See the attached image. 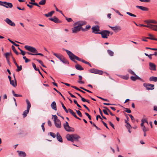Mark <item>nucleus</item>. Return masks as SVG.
Wrapping results in <instances>:
<instances>
[{"label":"nucleus","instance_id":"obj_42","mask_svg":"<svg viewBox=\"0 0 157 157\" xmlns=\"http://www.w3.org/2000/svg\"><path fill=\"white\" fill-rule=\"evenodd\" d=\"M32 65H33V66L34 69V70L35 71H39V69L38 68H37L36 67V65L35 63H32Z\"/></svg>","mask_w":157,"mask_h":157},{"label":"nucleus","instance_id":"obj_51","mask_svg":"<svg viewBox=\"0 0 157 157\" xmlns=\"http://www.w3.org/2000/svg\"><path fill=\"white\" fill-rule=\"evenodd\" d=\"M66 19L68 22H70L72 21V20L70 18L66 17Z\"/></svg>","mask_w":157,"mask_h":157},{"label":"nucleus","instance_id":"obj_19","mask_svg":"<svg viewBox=\"0 0 157 157\" xmlns=\"http://www.w3.org/2000/svg\"><path fill=\"white\" fill-rule=\"evenodd\" d=\"M134 75L135 76H132L130 77V78L132 81H135L137 79L141 80V78L136 74Z\"/></svg>","mask_w":157,"mask_h":157},{"label":"nucleus","instance_id":"obj_3","mask_svg":"<svg viewBox=\"0 0 157 157\" xmlns=\"http://www.w3.org/2000/svg\"><path fill=\"white\" fill-rule=\"evenodd\" d=\"M110 33V32L107 30H103L98 33V34L101 35L102 38L105 39L108 38V37L109 36Z\"/></svg>","mask_w":157,"mask_h":157},{"label":"nucleus","instance_id":"obj_55","mask_svg":"<svg viewBox=\"0 0 157 157\" xmlns=\"http://www.w3.org/2000/svg\"><path fill=\"white\" fill-rule=\"evenodd\" d=\"M101 122L104 124V125L108 129H109V128H108L107 124L105 123L103 121H101Z\"/></svg>","mask_w":157,"mask_h":157},{"label":"nucleus","instance_id":"obj_57","mask_svg":"<svg viewBox=\"0 0 157 157\" xmlns=\"http://www.w3.org/2000/svg\"><path fill=\"white\" fill-rule=\"evenodd\" d=\"M52 53H53V55L54 56H56V57H57L58 58V57H59L60 56V55H59L58 54H57L56 53H54V52H52Z\"/></svg>","mask_w":157,"mask_h":157},{"label":"nucleus","instance_id":"obj_5","mask_svg":"<svg viewBox=\"0 0 157 157\" xmlns=\"http://www.w3.org/2000/svg\"><path fill=\"white\" fill-rule=\"evenodd\" d=\"M63 127L65 130L68 132H73L74 131L73 128L69 126L68 123L67 121H66L63 124Z\"/></svg>","mask_w":157,"mask_h":157},{"label":"nucleus","instance_id":"obj_9","mask_svg":"<svg viewBox=\"0 0 157 157\" xmlns=\"http://www.w3.org/2000/svg\"><path fill=\"white\" fill-rule=\"evenodd\" d=\"M144 86L145 87L147 90H152L154 89V85L150 84H146L144 83Z\"/></svg>","mask_w":157,"mask_h":157},{"label":"nucleus","instance_id":"obj_44","mask_svg":"<svg viewBox=\"0 0 157 157\" xmlns=\"http://www.w3.org/2000/svg\"><path fill=\"white\" fill-rule=\"evenodd\" d=\"M76 111L77 114H78V115L80 117H82V113L80 111H79L78 110H76Z\"/></svg>","mask_w":157,"mask_h":157},{"label":"nucleus","instance_id":"obj_25","mask_svg":"<svg viewBox=\"0 0 157 157\" xmlns=\"http://www.w3.org/2000/svg\"><path fill=\"white\" fill-rule=\"evenodd\" d=\"M54 12L55 11H52L47 14H44V15L47 17H51L52 14L54 13Z\"/></svg>","mask_w":157,"mask_h":157},{"label":"nucleus","instance_id":"obj_35","mask_svg":"<svg viewBox=\"0 0 157 157\" xmlns=\"http://www.w3.org/2000/svg\"><path fill=\"white\" fill-rule=\"evenodd\" d=\"M107 52L108 54L111 56H113L114 55V52L111 50H108Z\"/></svg>","mask_w":157,"mask_h":157},{"label":"nucleus","instance_id":"obj_40","mask_svg":"<svg viewBox=\"0 0 157 157\" xmlns=\"http://www.w3.org/2000/svg\"><path fill=\"white\" fill-rule=\"evenodd\" d=\"M61 105H62L63 108V109H64V110L66 112V113H68L69 111L68 110H67V109H66V107L64 105L63 103H61Z\"/></svg>","mask_w":157,"mask_h":157},{"label":"nucleus","instance_id":"obj_28","mask_svg":"<svg viewBox=\"0 0 157 157\" xmlns=\"http://www.w3.org/2000/svg\"><path fill=\"white\" fill-rule=\"evenodd\" d=\"M26 101L27 105V109H30L31 107V104L30 102L28 99L26 100Z\"/></svg>","mask_w":157,"mask_h":157},{"label":"nucleus","instance_id":"obj_60","mask_svg":"<svg viewBox=\"0 0 157 157\" xmlns=\"http://www.w3.org/2000/svg\"><path fill=\"white\" fill-rule=\"evenodd\" d=\"M71 87L73 88H75V89L78 90V91H80V89H79V88H78V87H77L75 86H71Z\"/></svg>","mask_w":157,"mask_h":157},{"label":"nucleus","instance_id":"obj_15","mask_svg":"<svg viewBox=\"0 0 157 157\" xmlns=\"http://www.w3.org/2000/svg\"><path fill=\"white\" fill-rule=\"evenodd\" d=\"M149 69L151 70L156 71V68L155 65L153 63H149Z\"/></svg>","mask_w":157,"mask_h":157},{"label":"nucleus","instance_id":"obj_62","mask_svg":"<svg viewBox=\"0 0 157 157\" xmlns=\"http://www.w3.org/2000/svg\"><path fill=\"white\" fill-rule=\"evenodd\" d=\"M128 115L130 116V117L131 118V119L132 121H134L135 120V119H134V117L132 115L130 114V115Z\"/></svg>","mask_w":157,"mask_h":157},{"label":"nucleus","instance_id":"obj_8","mask_svg":"<svg viewBox=\"0 0 157 157\" xmlns=\"http://www.w3.org/2000/svg\"><path fill=\"white\" fill-rule=\"evenodd\" d=\"M147 24V25H145V27L148 28L155 31H157V25H153L149 23Z\"/></svg>","mask_w":157,"mask_h":157},{"label":"nucleus","instance_id":"obj_1","mask_svg":"<svg viewBox=\"0 0 157 157\" xmlns=\"http://www.w3.org/2000/svg\"><path fill=\"white\" fill-rule=\"evenodd\" d=\"M86 22L85 21H81L76 22L74 24V25L77 26L72 28L71 30L73 33H76L79 31L81 29L82 26L86 25Z\"/></svg>","mask_w":157,"mask_h":157},{"label":"nucleus","instance_id":"obj_18","mask_svg":"<svg viewBox=\"0 0 157 157\" xmlns=\"http://www.w3.org/2000/svg\"><path fill=\"white\" fill-rule=\"evenodd\" d=\"M73 134L70 135L68 134L66 136V138L68 140L71 141L73 142Z\"/></svg>","mask_w":157,"mask_h":157},{"label":"nucleus","instance_id":"obj_47","mask_svg":"<svg viewBox=\"0 0 157 157\" xmlns=\"http://www.w3.org/2000/svg\"><path fill=\"white\" fill-rule=\"evenodd\" d=\"M73 101L74 103L77 105L78 107L80 108L81 107V106L78 104L77 101L75 100H74Z\"/></svg>","mask_w":157,"mask_h":157},{"label":"nucleus","instance_id":"obj_53","mask_svg":"<svg viewBox=\"0 0 157 157\" xmlns=\"http://www.w3.org/2000/svg\"><path fill=\"white\" fill-rule=\"evenodd\" d=\"M109 124L114 129H115L114 128V124L112 123L110 121H109Z\"/></svg>","mask_w":157,"mask_h":157},{"label":"nucleus","instance_id":"obj_49","mask_svg":"<svg viewBox=\"0 0 157 157\" xmlns=\"http://www.w3.org/2000/svg\"><path fill=\"white\" fill-rule=\"evenodd\" d=\"M125 111L126 112L128 113H130L131 112V110L130 109L127 108H125Z\"/></svg>","mask_w":157,"mask_h":157},{"label":"nucleus","instance_id":"obj_29","mask_svg":"<svg viewBox=\"0 0 157 157\" xmlns=\"http://www.w3.org/2000/svg\"><path fill=\"white\" fill-rule=\"evenodd\" d=\"M69 112L71 113V114L73 115L75 117H76V115L75 113H74L73 111L70 109H68Z\"/></svg>","mask_w":157,"mask_h":157},{"label":"nucleus","instance_id":"obj_64","mask_svg":"<svg viewBox=\"0 0 157 157\" xmlns=\"http://www.w3.org/2000/svg\"><path fill=\"white\" fill-rule=\"evenodd\" d=\"M123 78L124 79L127 80L128 78V76H123Z\"/></svg>","mask_w":157,"mask_h":157},{"label":"nucleus","instance_id":"obj_43","mask_svg":"<svg viewBox=\"0 0 157 157\" xmlns=\"http://www.w3.org/2000/svg\"><path fill=\"white\" fill-rule=\"evenodd\" d=\"M49 133L50 136L53 138H55L56 137V135L55 133L53 132H50Z\"/></svg>","mask_w":157,"mask_h":157},{"label":"nucleus","instance_id":"obj_54","mask_svg":"<svg viewBox=\"0 0 157 157\" xmlns=\"http://www.w3.org/2000/svg\"><path fill=\"white\" fill-rule=\"evenodd\" d=\"M145 38H146V39H151V40H157V39L154 38L148 37H146Z\"/></svg>","mask_w":157,"mask_h":157},{"label":"nucleus","instance_id":"obj_50","mask_svg":"<svg viewBox=\"0 0 157 157\" xmlns=\"http://www.w3.org/2000/svg\"><path fill=\"white\" fill-rule=\"evenodd\" d=\"M80 88L88 92H89V93H92V92H91V91L88 90H87L84 88L83 87H80Z\"/></svg>","mask_w":157,"mask_h":157},{"label":"nucleus","instance_id":"obj_16","mask_svg":"<svg viewBox=\"0 0 157 157\" xmlns=\"http://www.w3.org/2000/svg\"><path fill=\"white\" fill-rule=\"evenodd\" d=\"M14 80H11L10 81V84L14 87H16L17 86V81L15 78V75L13 74Z\"/></svg>","mask_w":157,"mask_h":157},{"label":"nucleus","instance_id":"obj_48","mask_svg":"<svg viewBox=\"0 0 157 157\" xmlns=\"http://www.w3.org/2000/svg\"><path fill=\"white\" fill-rule=\"evenodd\" d=\"M126 127L128 129H130L132 128V127L130 124L129 123H127V125L126 126Z\"/></svg>","mask_w":157,"mask_h":157},{"label":"nucleus","instance_id":"obj_23","mask_svg":"<svg viewBox=\"0 0 157 157\" xmlns=\"http://www.w3.org/2000/svg\"><path fill=\"white\" fill-rule=\"evenodd\" d=\"M52 108L54 110L56 111L57 110L56 105L55 101H53L51 104Z\"/></svg>","mask_w":157,"mask_h":157},{"label":"nucleus","instance_id":"obj_61","mask_svg":"<svg viewBox=\"0 0 157 157\" xmlns=\"http://www.w3.org/2000/svg\"><path fill=\"white\" fill-rule=\"evenodd\" d=\"M93 125L98 130H101V129L97 127L94 123L93 124Z\"/></svg>","mask_w":157,"mask_h":157},{"label":"nucleus","instance_id":"obj_33","mask_svg":"<svg viewBox=\"0 0 157 157\" xmlns=\"http://www.w3.org/2000/svg\"><path fill=\"white\" fill-rule=\"evenodd\" d=\"M46 0H41L39 2V4L41 5H44L46 2Z\"/></svg>","mask_w":157,"mask_h":157},{"label":"nucleus","instance_id":"obj_7","mask_svg":"<svg viewBox=\"0 0 157 157\" xmlns=\"http://www.w3.org/2000/svg\"><path fill=\"white\" fill-rule=\"evenodd\" d=\"M24 47L26 50L32 53H37L38 52L37 51L35 48L32 46L26 45Z\"/></svg>","mask_w":157,"mask_h":157},{"label":"nucleus","instance_id":"obj_24","mask_svg":"<svg viewBox=\"0 0 157 157\" xmlns=\"http://www.w3.org/2000/svg\"><path fill=\"white\" fill-rule=\"evenodd\" d=\"M75 67L76 69L78 70L81 71L82 70L84 69L80 65L78 64H77L76 65Z\"/></svg>","mask_w":157,"mask_h":157},{"label":"nucleus","instance_id":"obj_30","mask_svg":"<svg viewBox=\"0 0 157 157\" xmlns=\"http://www.w3.org/2000/svg\"><path fill=\"white\" fill-rule=\"evenodd\" d=\"M79 80L78 81V82L80 84H83L84 83V82L82 81V77L81 75L78 76Z\"/></svg>","mask_w":157,"mask_h":157},{"label":"nucleus","instance_id":"obj_13","mask_svg":"<svg viewBox=\"0 0 157 157\" xmlns=\"http://www.w3.org/2000/svg\"><path fill=\"white\" fill-rule=\"evenodd\" d=\"M92 29L93 30V32L95 34H98L99 32H98L100 30L98 26L93 27H92Z\"/></svg>","mask_w":157,"mask_h":157},{"label":"nucleus","instance_id":"obj_38","mask_svg":"<svg viewBox=\"0 0 157 157\" xmlns=\"http://www.w3.org/2000/svg\"><path fill=\"white\" fill-rule=\"evenodd\" d=\"M103 108L106 109L110 113V114L112 116H114L115 115L113 114L106 107H103Z\"/></svg>","mask_w":157,"mask_h":157},{"label":"nucleus","instance_id":"obj_11","mask_svg":"<svg viewBox=\"0 0 157 157\" xmlns=\"http://www.w3.org/2000/svg\"><path fill=\"white\" fill-rule=\"evenodd\" d=\"M109 27L115 32L120 31L121 29V27L119 26H116L114 27L109 26Z\"/></svg>","mask_w":157,"mask_h":157},{"label":"nucleus","instance_id":"obj_4","mask_svg":"<svg viewBox=\"0 0 157 157\" xmlns=\"http://www.w3.org/2000/svg\"><path fill=\"white\" fill-rule=\"evenodd\" d=\"M52 116L54 118V123L56 126L58 128H60L61 127L60 121L57 118V117L56 115Z\"/></svg>","mask_w":157,"mask_h":157},{"label":"nucleus","instance_id":"obj_6","mask_svg":"<svg viewBox=\"0 0 157 157\" xmlns=\"http://www.w3.org/2000/svg\"><path fill=\"white\" fill-rule=\"evenodd\" d=\"M89 71L91 73L98 74L100 75H102L103 73L102 71L99 70L95 68L90 69L89 70Z\"/></svg>","mask_w":157,"mask_h":157},{"label":"nucleus","instance_id":"obj_22","mask_svg":"<svg viewBox=\"0 0 157 157\" xmlns=\"http://www.w3.org/2000/svg\"><path fill=\"white\" fill-rule=\"evenodd\" d=\"M145 22L147 23H152L154 24H157V21L155 20H149L145 21Z\"/></svg>","mask_w":157,"mask_h":157},{"label":"nucleus","instance_id":"obj_63","mask_svg":"<svg viewBox=\"0 0 157 157\" xmlns=\"http://www.w3.org/2000/svg\"><path fill=\"white\" fill-rule=\"evenodd\" d=\"M90 28V26L89 25H87L86 26L85 29L86 30L89 29Z\"/></svg>","mask_w":157,"mask_h":157},{"label":"nucleus","instance_id":"obj_58","mask_svg":"<svg viewBox=\"0 0 157 157\" xmlns=\"http://www.w3.org/2000/svg\"><path fill=\"white\" fill-rule=\"evenodd\" d=\"M140 1L143 2H149L150 1V0H139Z\"/></svg>","mask_w":157,"mask_h":157},{"label":"nucleus","instance_id":"obj_27","mask_svg":"<svg viewBox=\"0 0 157 157\" xmlns=\"http://www.w3.org/2000/svg\"><path fill=\"white\" fill-rule=\"evenodd\" d=\"M29 109H27V110H25L23 112L22 115L24 117H25L27 116V114L29 112Z\"/></svg>","mask_w":157,"mask_h":157},{"label":"nucleus","instance_id":"obj_59","mask_svg":"<svg viewBox=\"0 0 157 157\" xmlns=\"http://www.w3.org/2000/svg\"><path fill=\"white\" fill-rule=\"evenodd\" d=\"M10 54L9 53L7 52L5 53V56L6 57V58L7 59H8V56L10 55Z\"/></svg>","mask_w":157,"mask_h":157},{"label":"nucleus","instance_id":"obj_52","mask_svg":"<svg viewBox=\"0 0 157 157\" xmlns=\"http://www.w3.org/2000/svg\"><path fill=\"white\" fill-rule=\"evenodd\" d=\"M103 112H104V113L105 114H106L107 115H109V113H108V111L106 109H103Z\"/></svg>","mask_w":157,"mask_h":157},{"label":"nucleus","instance_id":"obj_10","mask_svg":"<svg viewBox=\"0 0 157 157\" xmlns=\"http://www.w3.org/2000/svg\"><path fill=\"white\" fill-rule=\"evenodd\" d=\"M5 21L10 25L14 27L15 26V24L8 18H6Z\"/></svg>","mask_w":157,"mask_h":157},{"label":"nucleus","instance_id":"obj_37","mask_svg":"<svg viewBox=\"0 0 157 157\" xmlns=\"http://www.w3.org/2000/svg\"><path fill=\"white\" fill-rule=\"evenodd\" d=\"M17 67V69L16 70L17 71L19 72L22 70V66H19L18 65L16 66Z\"/></svg>","mask_w":157,"mask_h":157},{"label":"nucleus","instance_id":"obj_39","mask_svg":"<svg viewBox=\"0 0 157 157\" xmlns=\"http://www.w3.org/2000/svg\"><path fill=\"white\" fill-rule=\"evenodd\" d=\"M126 14L131 17H136V15L134 14H133L130 12H127Z\"/></svg>","mask_w":157,"mask_h":157},{"label":"nucleus","instance_id":"obj_56","mask_svg":"<svg viewBox=\"0 0 157 157\" xmlns=\"http://www.w3.org/2000/svg\"><path fill=\"white\" fill-rule=\"evenodd\" d=\"M20 51L21 52V54H22L23 56H24L25 54V52L24 51L21 49H20Z\"/></svg>","mask_w":157,"mask_h":157},{"label":"nucleus","instance_id":"obj_45","mask_svg":"<svg viewBox=\"0 0 157 157\" xmlns=\"http://www.w3.org/2000/svg\"><path fill=\"white\" fill-rule=\"evenodd\" d=\"M128 71L131 75H135V74H136L135 73H134V72L131 69L128 70Z\"/></svg>","mask_w":157,"mask_h":157},{"label":"nucleus","instance_id":"obj_14","mask_svg":"<svg viewBox=\"0 0 157 157\" xmlns=\"http://www.w3.org/2000/svg\"><path fill=\"white\" fill-rule=\"evenodd\" d=\"M4 6L6 8H12L13 6L12 4L10 2H4Z\"/></svg>","mask_w":157,"mask_h":157},{"label":"nucleus","instance_id":"obj_31","mask_svg":"<svg viewBox=\"0 0 157 157\" xmlns=\"http://www.w3.org/2000/svg\"><path fill=\"white\" fill-rule=\"evenodd\" d=\"M19 155L20 156H23L25 157L26 156V154L23 151H20L19 153Z\"/></svg>","mask_w":157,"mask_h":157},{"label":"nucleus","instance_id":"obj_20","mask_svg":"<svg viewBox=\"0 0 157 157\" xmlns=\"http://www.w3.org/2000/svg\"><path fill=\"white\" fill-rule=\"evenodd\" d=\"M56 138L61 143L63 142L62 138L59 132L56 133Z\"/></svg>","mask_w":157,"mask_h":157},{"label":"nucleus","instance_id":"obj_41","mask_svg":"<svg viewBox=\"0 0 157 157\" xmlns=\"http://www.w3.org/2000/svg\"><path fill=\"white\" fill-rule=\"evenodd\" d=\"M144 132H146L148 130V128H147L145 126H144L143 127H141Z\"/></svg>","mask_w":157,"mask_h":157},{"label":"nucleus","instance_id":"obj_26","mask_svg":"<svg viewBox=\"0 0 157 157\" xmlns=\"http://www.w3.org/2000/svg\"><path fill=\"white\" fill-rule=\"evenodd\" d=\"M149 80L150 81H153L155 82L157 81V77L152 76L149 78Z\"/></svg>","mask_w":157,"mask_h":157},{"label":"nucleus","instance_id":"obj_2","mask_svg":"<svg viewBox=\"0 0 157 157\" xmlns=\"http://www.w3.org/2000/svg\"><path fill=\"white\" fill-rule=\"evenodd\" d=\"M63 50L66 52L68 56H69V58L71 60L76 63L77 62L75 61L74 60L75 59H76L77 60H78L80 61H81L83 63V62L84 61V60H83V59L79 58L77 56L74 55L71 51L67 50L65 49H63Z\"/></svg>","mask_w":157,"mask_h":157},{"label":"nucleus","instance_id":"obj_32","mask_svg":"<svg viewBox=\"0 0 157 157\" xmlns=\"http://www.w3.org/2000/svg\"><path fill=\"white\" fill-rule=\"evenodd\" d=\"M61 62L66 64H69V63L68 61L64 57L61 61Z\"/></svg>","mask_w":157,"mask_h":157},{"label":"nucleus","instance_id":"obj_17","mask_svg":"<svg viewBox=\"0 0 157 157\" xmlns=\"http://www.w3.org/2000/svg\"><path fill=\"white\" fill-rule=\"evenodd\" d=\"M73 142L75 141H78V139L80 137L78 135L76 134H73Z\"/></svg>","mask_w":157,"mask_h":157},{"label":"nucleus","instance_id":"obj_21","mask_svg":"<svg viewBox=\"0 0 157 157\" xmlns=\"http://www.w3.org/2000/svg\"><path fill=\"white\" fill-rule=\"evenodd\" d=\"M136 7L143 11H148V9L147 8L143 6H136Z\"/></svg>","mask_w":157,"mask_h":157},{"label":"nucleus","instance_id":"obj_46","mask_svg":"<svg viewBox=\"0 0 157 157\" xmlns=\"http://www.w3.org/2000/svg\"><path fill=\"white\" fill-rule=\"evenodd\" d=\"M23 58L25 60V62L26 63H28L29 61H30V60L28 59L25 56H23Z\"/></svg>","mask_w":157,"mask_h":157},{"label":"nucleus","instance_id":"obj_34","mask_svg":"<svg viewBox=\"0 0 157 157\" xmlns=\"http://www.w3.org/2000/svg\"><path fill=\"white\" fill-rule=\"evenodd\" d=\"M12 48L13 50V51L17 55H18V54H19V53H18V52L16 51V49H15V47L13 45L12 46Z\"/></svg>","mask_w":157,"mask_h":157},{"label":"nucleus","instance_id":"obj_36","mask_svg":"<svg viewBox=\"0 0 157 157\" xmlns=\"http://www.w3.org/2000/svg\"><path fill=\"white\" fill-rule=\"evenodd\" d=\"M36 60L38 61L43 67H46V66L44 64L43 62L39 59H35Z\"/></svg>","mask_w":157,"mask_h":157},{"label":"nucleus","instance_id":"obj_12","mask_svg":"<svg viewBox=\"0 0 157 157\" xmlns=\"http://www.w3.org/2000/svg\"><path fill=\"white\" fill-rule=\"evenodd\" d=\"M49 19L56 23H61V21L55 16L52 18H49Z\"/></svg>","mask_w":157,"mask_h":157}]
</instances>
